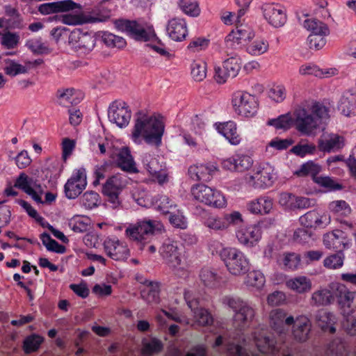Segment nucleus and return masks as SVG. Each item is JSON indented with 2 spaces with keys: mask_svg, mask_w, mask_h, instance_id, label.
Listing matches in <instances>:
<instances>
[{
  "mask_svg": "<svg viewBox=\"0 0 356 356\" xmlns=\"http://www.w3.org/2000/svg\"><path fill=\"white\" fill-rule=\"evenodd\" d=\"M164 131L165 124L161 114L145 109L135 113L131 134L135 143H140L143 139L148 145L158 147L161 144Z\"/></svg>",
  "mask_w": 356,
  "mask_h": 356,
  "instance_id": "f257e3e1",
  "label": "nucleus"
},
{
  "mask_svg": "<svg viewBox=\"0 0 356 356\" xmlns=\"http://www.w3.org/2000/svg\"><path fill=\"white\" fill-rule=\"evenodd\" d=\"M296 129L306 136L314 135L323 120L328 119L329 109L316 102H305L297 106L293 112Z\"/></svg>",
  "mask_w": 356,
  "mask_h": 356,
  "instance_id": "f03ea898",
  "label": "nucleus"
},
{
  "mask_svg": "<svg viewBox=\"0 0 356 356\" xmlns=\"http://www.w3.org/2000/svg\"><path fill=\"white\" fill-rule=\"evenodd\" d=\"M115 26L120 31L127 33L136 40L149 42L148 45L157 53L161 55L167 53L164 44L156 36L152 24L120 19L115 22Z\"/></svg>",
  "mask_w": 356,
  "mask_h": 356,
  "instance_id": "7ed1b4c3",
  "label": "nucleus"
},
{
  "mask_svg": "<svg viewBox=\"0 0 356 356\" xmlns=\"http://www.w3.org/2000/svg\"><path fill=\"white\" fill-rule=\"evenodd\" d=\"M191 195L195 200L205 205L215 208H222L226 205V200L223 195L215 188L205 184H197L191 190Z\"/></svg>",
  "mask_w": 356,
  "mask_h": 356,
  "instance_id": "20e7f679",
  "label": "nucleus"
},
{
  "mask_svg": "<svg viewBox=\"0 0 356 356\" xmlns=\"http://www.w3.org/2000/svg\"><path fill=\"white\" fill-rule=\"evenodd\" d=\"M232 104L234 113L243 118H251L256 115L259 108L257 97L247 92L234 95Z\"/></svg>",
  "mask_w": 356,
  "mask_h": 356,
  "instance_id": "39448f33",
  "label": "nucleus"
},
{
  "mask_svg": "<svg viewBox=\"0 0 356 356\" xmlns=\"http://www.w3.org/2000/svg\"><path fill=\"white\" fill-rule=\"evenodd\" d=\"M67 44L79 55L90 53L96 44L95 36L80 29H74L68 35Z\"/></svg>",
  "mask_w": 356,
  "mask_h": 356,
  "instance_id": "423d86ee",
  "label": "nucleus"
},
{
  "mask_svg": "<svg viewBox=\"0 0 356 356\" xmlns=\"http://www.w3.org/2000/svg\"><path fill=\"white\" fill-rule=\"evenodd\" d=\"M276 178L277 174L273 166L268 163H263L254 168L252 175L247 180L252 187L263 188L272 186Z\"/></svg>",
  "mask_w": 356,
  "mask_h": 356,
  "instance_id": "0eeeda50",
  "label": "nucleus"
},
{
  "mask_svg": "<svg viewBox=\"0 0 356 356\" xmlns=\"http://www.w3.org/2000/svg\"><path fill=\"white\" fill-rule=\"evenodd\" d=\"M127 183L125 176L117 174L109 177L103 185L102 193L113 207L116 208L120 205L119 196L126 188Z\"/></svg>",
  "mask_w": 356,
  "mask_h": 356,
  "instance_id": "6e6552de",
  "label": "nucleus"
},
{
  "mask_svg": "<svg viewBox=\"0 0 356 356\" xmlns=\"http://www.w3.org/2000/svg\"><path fill=\"white\" fill-rule=\"evenodd\" d=\"M222 255L225 265L232 275H241L248 271L249 261L241 251L229 248L224 250Z\"/></svg>",
  "mask_w": 356,
  "mask_h": 356,
  "instance_id": "1a4fd4ad",
  "label": "nucleus"
},
{
  "mask_svg": "<svg viewBox=\"0 0 356 356\" xmlns=\"http://www.w3.org/2000/svg\"><path fill=\"white\" fill-rule=\"evenodd\" d=\"M330 287L341 309L350 312L356 310V291H350L344 284L339 282L332 283Z\"/></svg>",
  "mask_w": 356,
  "mask_h": 356,
  "instance_id": "9d476101",
  "label": "nucleus"
},
{
  "mask_svg": "<svg viewBox=\"0 0 356 356\" xmlns=\"http://www.w3.org/2000/svg\"><path fill=\"white\" fill-rule=\"evenodd\" d=\"M108 117L110 122L120 128H124L130 122L131 111L125 102L115 101L108 107Z\"/></svg>",
  "mask_w": 356,
  "mask_h": 356,
  "instance_id": "9b49d317",
  "label": "nucleus"
},
{
  "mask_svg": "<svg viewBox=\"0 0 356 356\" xmlns=\"http://www.w3.org/2000/svg\"><path fill=\"white\" fill-rule=\"evenodd\" d=\"M332 221L329 213L318 209L309 211L300 216V222L305 228L325 229Z\"/></svg>",
  "mask_w": 356,
  "mask_h": 356,
  "instance_id": "f8f14e48",
  "label": "nucleus"
},
{
  "mask_svg": "<svg viewBox=\"0 0 356 356\" xmlns=\"http://www.w3.org/2000/svg\"><path fill=\"white\" fill-rule=\"evenodd\" d=\"M86 185L85 169H77L65 184V194L68 199H74L82 193Z\"/></svg>",
  "mask_w": 356,
  "mask_h": 356,
  "instance_id": "ddd939ff",
  "label": "nucleus"
},
{
  "mask_svg": "<svg viewBox=\"0 0 356 356\" xmlns=\"http://www.w3.org/2000/svg\"><path fill=\"white\" fill-rule=\"evenodd\" d=\"M143 162L152 181L163 185L168 181V174L163 163L150 154H145Z\"/></svg>",
  "mask_w": 356,
  "mask_h": 356,
  "instance_id": "4468645a",
  "label": "nucleus"
},
{
  "mask_svg": "<svg viewBox=\"0 0 356 356\" xmlns=\"http://www.w3.org/2000/svg\"><path fill=\"white\" fill-rule=\"evenodd\" d=\"M295 322V318L288 314L283 309H275L269 313V325L270 327L279 336H285L287 330L284 325H291Z\"/></svg>",
  "mask_w": 356,
  "mask_h": 356,
  "instance_id": "2eb2a0df",
  "label": "nucleus"
},
{
  "mask_svg": "<svg viewBox=\"0 0 356 356\" xmlns=\"http://www.w3.org/2000/svg\"><path fill=\"white\" fill-rule=\"evenodd\" d=\"M156 225L152 220H141L130 224L125 230V236L130 240L141 242L146 236L152 234Z\"/></svg>",
  "mask_w": 356,
  "mask_h": 356,
  "instance_id": "dca6fc26",
  "label": "nucleus"
},
{
  "mask_svg": "<svg viewBox=\"0 0 356 356\" xmlns=\"http://www.w3.org/2000/svg\"><path fill=\"white\" fill-rule=\"evenodd\" d=\"M345 144L346 140L343 136L329 131H323L318 140L319 150L327 153L339 151Z\"/></svg>",
  "mask_w": 356,
  "mask_h": 356,
  "instance_id": "f3484780",
  "label": "nucleus"
},
{
  "mask_svg": "<svg viewBox=\"0 0 356 356\" xmlns=\"http://www.w3.org/2000/svg\"><path fill=\"white\" fill-rule=\"evenodd\" d=\"M104 248L106 254L115 261H124L130 254L126 243L116 238H108L104 242Z\"/></svg>",
  "mask_w": 356,
  "mask_h": 356,
  "instance_id": "a211bd4d",
  "label": "nucleus"
},
{
  "mask_svg": "<svg viewBox=\"0 0 356 356\" xmlns=\"http://www.w3.org/2000/svg\"><path fill=\"white\" fill-rule=\"evenodd\" d=\"M15 186L23 190L35 202L42 203L43 187L32 179H29L25 173H21L16 179Z\"/></svg>",
  "mask_w": 356,
  "mask_h": 356,
  "instance_id": "6ab92c4d",
  "label": "nucleus"
},
{
  "mask_svg": "<svg viewBox=\"0 0 356 356\" xmlns=\"http://www.w3.org/2000/svg\"><path fill=\"white\" fill-rule=\"evenodd\" d=\"M218 170V166L215 163H196L188 168V174L193 181H209Z\"/></svg>",
  "mask_w": 356,
  "mask_h": 356,
  "instance_id": "aec40b11",
  "label": "nucleus"
},
{
  "mask_svg": "<svg viewBox=\"0 0 356 356\" xmlns=\"http://www.w3.org/2000/svg\"><path fill=\"white\" fill-rule=\"evenodd\" d=\"M291 337L297 343H305L309 337L312 328V323L306 315H298L295 318V322L292 324Z\"/></svg>",
  "mask_w": 356,
  "mask_h": 356,
  "instance_id": "412c9836",
  "label": "nucleus"
},
{
  "mask_svg": "<svg viewBox=\"0 0 356 356\" xmlns=\"http://www.w3.org/2000/svg\"><path fill=\"white\" fill-rule=\"evenodd\" d=\"M165 30L168 37L175 42L184 40L188 34L186 19L179 17L170 19L167 22Z\"/></svg>",
  "mask_w": 356,
  "mask_h": 356,
  "instance_id": "4be33fe9",
  "label": "nucleus"
},
{
  "mask_svg": "<svg viewBox=\"0 0 356 356\" xmlns=\"http://www.w3.org/2000/svg\"><path fill=\"white\" fill-rule=\"evenodd\" d=\"M323 243L329 250H335L343 252L350 245V241L347 238L344 232L337 229L327 232L323 235Z\"/></svg>",
  "mask_w": 356,
  "mask_h": 356,
  "instance_id": "5701e85b",
  "label": "nucleus"
},
{
  "mask_svg": "<svg viewBox=\"0 0 356 356\" xmlns=\"http://www.w3.org/2000/svg\"><path fill=\"white\" fill-rule=\"evenodd\" d=\"M236 237L242 245L252 247L261 239V230L257 225H245L238 229Z\"/></svg>",
  "mask_w": 356,
  "mask_h": 356,
  "instance_id": "b1692460",
  "label": "nucleus"
},
{
  "mask_svg": "<svg viewBox=\"0 0 356 356\" xmlns=\"http://www.w3.org/2000/svg\"><path fill=\"white\" fill-rule=\"evenodd\" d=\"M263 11L265 19L274 27H280L286 22V13L278 4L266 3L263 7Z\"/></svg>",
  "mask_w": 356,
  "mask_h": 356,
  "instance_id": "393cba45",
  "label": "nucleus"
},
{
  "mask_svg": "<svg viewBox=\"0 0 356 356\" xmlns=\"http://www.w3.org/2000/svg\"><path fill=\"white\" fill-rule=\"evenodd\" d=\"M254 38L252 29L248 25H241L232 31L226 38V45L234 48L245 41H250Z\"/></svg>",
  "mask_w": 356,
  "mask_h": 356,
  "instance_id": "a878e982",
  "label": "nucleus"
},
{
  "mask_svg": "<svg viewBox=\"0 0 356 356\" xmlns=\"http://www.w3.org/2000/svg\"><path fill=\"white\" fill-rule=\"evenodd\" d=\"M219 134L223 136L232 145H238L242 138L237 131L236 123L233 121L220 122L216 125Z\"/></svg>",
  "mask_w": 356,
  "mask_h": 356,
  "instance_id": "bb28decb",
  "label": "nucleus"
},
{
  "mask_svg": "<svg viewBox=\"0 0 356 356\" xmlns=\"http://www.w3.org/2000/svg\"><path fill=\"white\" fill-rule=\"evenodd\" d=\"M115 162L117 165L124 171L133 173L138 172L131 151L127 147H124L118 151Z\"/></svg>",
  "mask_w": 356,
  "mask_h": 356,
  "instance_id": "cd10ccee",
  "label": "nucleus"
},
{
  "mask_svg": "<svg viewBox=\"0 0 356 356\" xmlns=\"http://www.w3.org/2000/svg\"><path fill=\"white\" fill-rule=\"evenodd\" d=\"M286 286L296 293L305 294L312 290V282L308 277L299 275L287 280Z\"/></svg>",
  "mask_w": 356,
  "mask_h": 356,
  "instance_id": "c85d7f7f",
  "label": "nucleus"
},
{
  "mask_svg": "<svg viewBox=\"0 0 356 356\" xmlns=\"http://www.w3.org/2000/svg\"><path fill=\"white\" fill-rule=\"evenodd\" d=\"M160 252L170 268H175L181 265V254L177 244L164 243Z\"/></svg>",
  "mask_w": 356,
  "mask_h": 356,
  "instance_id": "c756f323",
  "label": "nucleus"
},
{
  "mask_svg": "<svg viewBox=\"0 0 356 356\" xmlns=\"http://www.w3.org/2000/svg\"><path fill=\"white\" fill-rule=\"evenodd\" d=\"M315 321L318 327L323 331L334 333L337 317L332 313L327 310H320L315 316Z\"/></svg>",
  "mask_w": 356,
  "mask_h": 356,
  "instance_id": "7c9ffc66",
  "label": "nucleus"
},
{
  "mask_svg": "<svg viewBox=\"0 0 356 356\" xmlns=\"http://www.w3.org/2000/svg\"><path fill=\"white\" fill-rule=\"evenodd\" d=\"M327 288H320L311 295L309 302L313 307H323L331 305L334 301V295Z\"/></svg>",
  "mask_w": 356,
  "mask_h": 356,
  "instance_id": "2f4dec72",
  "label": "nucleus"
},
{
  "mask_svg": "<svg viewBox=\"0 0 356 356\" xmlns=\"http://www.w3.org/2000/svg\"><path fill=\"white\" fill-rule=\"evenodd\" d=\"M247 207L248 211L252 214L266 215L273 209V203L270 198L261 197L250 201Z\"/></svg>",
  "mask_w": 356,
  "mask_h": 356,
  "instance_id": "473e14b6",
  "label": "nucleus"
},
{
  "mask_svg": "<svg viewBox=\"0 0 356 356\" xmlns=\"http://www.w3.org/2000/svg\"><path fill=\"white\" fill-rule=\"evenodd\" d=\"M300 74L314 75L319 78H328L337 74L336 68L321 69L318 66L312 64L302 65L298 70Z\"/></svg>",
  "mask_w": 356,
  "mask_h": 356,
  "instance_id": "72a5a7b5",
  "label": "nucleus"
},
{
  "mask_svg": "<svg viewBox=\"0 0 356 356\" xmlns=\"http://www.w3.org/2000/svg\"><path fill=\"white\" fill-rule=\"evenodd\" d=\"M4 63L3 70L7 75L10 76L26 74L30 69L29 63L22 65L15 60L6 59Z\"/></svg>",
  "mask_w": 356,
  "mask_h": 356,
  "instance_id": "f704fd0d",
  "label": "nucleus"
},
{
  "mask_svg": "<svg viewBox=\"0 0 356 356\" xmlns=\"http://www.w3.org/2000/svg\"><path fill=\"white\" fill-rule=\"evenodd\" d=\"M328 210L330 213L337 217H346L352 212L350 204L343 200L330 202L328 204Z\"/></svg>",
  "mask_w": 356,
  "mask_h": 356,
  "instance_id": "c9c22d12",
  "label": "nucleus"
},
{
  "mask_svg": "<svg viewBox=\"0 0 356 356\" xmlns=\"http://www.w3.org/2000/svg\"><path fill=\"white\" fill-rule=\"evenodd\" d=\"M254 340L258 350L263 353H270L275 350V341L261 332H254Z\"/></svg>",
  "mask_w": 356,
  "mask_h": 356,
  "instance_id": "e433bc0d",
  "label": "nucleus"
},
{
  "mask_svg": "<svg viewBox=\"0 0 356 356\" xmlns=\"http://www.w3.org/2000/svg\"><path fill=\"white\" fill-rule=\"evenodd\" d=\"M249 42L247 52L252 56H259L268 51V43L262 38H254Z\"/></svg>",
  "mask_w": 356,
  "mask_h": 356,
  "instance_id": "4c0bfd02",
  "label": "nucleus"
},
{
  "mask_svg": "<svg viewBox=\"0 0 356 356\" xmlns=\"http://www.w3.org/2000/svg\"><path fill=\"white\" fill-rule=\"evenodd\" d=\"M180 10L189 17H195L200 14V8L195 0H177Z\"/></svg>",
  "mask_w": 356,
  "mask_h": 356,
  "instance_id": "58836bf2",
  "label": "nucleus"
},
{
  "mask_svg": "<svg viewBox=\"0 0 356 356\" xmlns=\"http://www.w3.org/2000/svg\"><path fill=\"white\" fill-rule=\"evenodd\" d=\"M321 170V166L312 161H309L302 164L300 168L294 172V175L298 177H305L310 175L313 180L318 177Z\"/></svg>",
  "mask_w": 356,
  "mask_h": 356,
  "instance_id": "ea45409f",
  "label": "nucleus"
},
{
  "mask_svg": "<svg viewBox=\"0 0 356 356\" xmlns=\"http://www.w3.org/2000/svg\"><path fill=\"white\" fill-rule=\"evenodd\" d=\"M61 22L67 25H79L85 22V16L82 7H79L70 13H66L61 16Z\"/></svg>",
  "mask_w": 356,
  "mask_h": 356,
  "instance_id": "a19ab883",
  "label": "nucleus"
},
{
  "mask_svg": "<svg viewBox=\"0 0 356 356\" xmlns=\"http://www.w3.org/2000/svg\"><path fill=\"white\" fill-rule=\"evenodd\" d=\"M207 63L202 60H194L191 64V75L197 82L202 81L207 77Z\"/></svg>",
  "mask_w": 356,
  "mask_h": 356,
  "instance_id": "79ce46f5",
  "label": "nucleus"
},
{
  "mask_svg": "<svg viewBox=\"0 0 356 356\" xmlns=\"http://www.w3.org/2000/svg\"><path fill=\"white\" fill-rule=\"evenodd\" d=\"M345 256L343 252L337 251V253L328 255L323 260L325 268L330 270L341 268L343 266Z\"/></svg>",
  "mask_w": 356,
  "mask_h": 356,
  "instance_id": "37998d69",
  "label": "nucleus"
},
{
  "mask_svg": "<svg viewBox=\"0 0 356 356\" xmlns=\"http://www.w3.org/2000/svg\"><path fill=\"white\" fill-rule=\"evenodd\" d=\"M205 226L210 230L218 232L227 229L224 215H209L204 220Z\"/></svg>",
  "mask_w": 356,
  "mask_h": 356,
  "instance_id": "c03bdc74",
  "label": "nucleus"
},
{
  "mask_svg": "<svg viewBox=\"0 0 356 356\" xmlns=\"http://www.w3.org/2000/svg\"><path fill=\"white\" fill-rule=\"evenodd\" d=\"M102 40L110 48L122 49L127 46V42L124 38L109 32L102 33Z\"/></svg>",
  "mask_w": 356,
  "mask_h": 356,
  "instance_id": "a18cd8bd",
  "label": "nucleus"
},
{
  "mask_svg": "<svg viewBox=\"0 0 356 356\" xmlns=\"http://www.w3.org/2000/svg\"><path fill=\"white\" fill-rule=\"evenodd\" d=\"M254 309L245 303L239 311H238L235 316V321L238 325H243L246 323L252 321L254 317Z\"/></svg>",
  "mask_w": 356,
  "mask_h": 356,
  "instance_id": "49530a36",
  "label": "nucleus"
},
{
  "mask_svg": "<svg viewBox=\"0 0 356 356\" xmlns=\"http://www.w3.org/2000/svg\"><path fill=\"white\" fill-rule=\"evenodd\" d=\"M303 26L310 31V34L329 33L327 26L322 22L314 18L305 19Z\"/></svg>",
  "mask_w": 356,
  "mask_h": 356,
  "instance_id": "de8ad7c7",
  "label": "nucleus"
},
{
  "mask_svg": "<svg viewBox=\"0 0 356 356\" xmlns=\"http://www.w3.org/2000/svg\"><path fill=\"white\" fill-rule=\"evenodd\" d=\"M267 124L274 127L276 129H289L294 124L293 119L289 113L281 115L277 118L269 120Z\"/></svg>",
  "mask_w": 356,
  "mask_h": 356,
  "instance_id": "09e8293b",
  "label": "nucleus"
},
{
  "mask_svg": "<svg viewBox=\"0 0 356 356\" xmlns=\"http://www.w3.org/2000/svg\"><path fill=\"white\" fill-rule=\"evenodd\" d=\"M223 66L227 72L232 75V77H236L241 68V59L238 55H234L227 59L222 63Z\"/></svg>",
  "mask_w": 356,
  "mask_h": 356,
  "instance_id": "8fccbe9b",
  "label": "nucleus"
},
{
  "mask_svg": "<svg viewBox=\"0 0 356 356\" xmlns=\"http://www.w3.org/2000/svg\"><path fill=\"white\" fill-rule=\"evenodd\" d=\"M100 202V197L97 193L93 191L86 192L80 198L81 204L86 209H92L97 207Z\"/></svg>",
  "mask_w": 356,
  "mask_h": 356,
  "instance_id": "3c124183",
  "label": "nucleus"
},
{
  "mask_svg": "<svg viewBox=\"0 0 356 356\" xmlns=\"http://www.w3.org/2000/svg\"><path fill=\"white\" fill-rule=\"evenodd\" d=\"M245 283L249 287L259 289L265 284V277L259 271L253 270L248 274Z\"/></svg>",
  "mask_w": 356,
  "mask_h": 356,
  "instance_id": "603ef678",
  "label": "nucleus"
},
{
  "mask_svg": "<svg viewBox=\"0 0 356 356\" xmlns=\"http://www.w3.org/2000/svg\"><path fill=\"white\" fill-rule=\"evenodd\" d=\"M42 341V337L39 335L33 334L26 337L23 344L24 352L26 353H31L37 350Z\"/></svg>",
  "mask_w": 356,
  "mask_h": 356,
  "instance_id": "864d4df0",
  "label": "nucleus"
},
{
  "mask_svg": "<svg viewBox=\"0 0 356 356\" xmlns=\"http://www.w3.org/2000/svg\"><path fill=\"white\" fill-rule=\"evenodd\" d=\"M1 44L6 49L15 48L19 42V35L16 33L7 31L0 34Z\"/></svg>",
  "mask_w": 356,
  "mask_h": 356,
  "instance_id": "5fc2aeb1",
  "label": "nucleus"
},
{
  "mask_svg": "<svg viewBox=\"0 0 356 356\" xmlns=\"http://www.w3.org/2000/svg\"><path fill=\"white\" fill-rule=\"evenodd\" d=\"M40 238L42 244L49 251L57 253H63L65 251V248L63 245L58 244L55 240L52 239L48 234H42L40 235Z\"/></svg>",
  "mask_w": 356,
  "mask_h": 356,
  "instance_id": "6e6d98bb",
  "label": "nucleus"
},
{
  "mask_svg": "<svg viewBox=\"0 0 356 356\" xmlns=\"http://www.w3.org/2000/svg\"><path fill=\"white\" fill-rule=\"evenodd\" d=\"M69 225L76 233H83L88 232L90 229L89 220L79 216L72 218L70 220Z\"/></svg>",
  "mask_w": 356,
  "mask_h": 356,
  "instance_id": "4d7b16f0",
  "label": "nucleus"
},
{
  "mask_svg": "<svg viewBox=\"0 0 356 356\" xmlns=\"http://www.w3.org/2000/svg\"><path fill=\"white\" fill-rule=\"evenodd\" d=\"M58 97L71 104H76L81 99V94L74 88H67L58 91Z\"/></svg>",
  "mask_w": 356,
  "mask_h": 356,
  "instance_id": "13d9d810",
  "label": "nucleus"
},
{
  "mask_svg": "<svg viewBox=\"0 0 356 356\" xmlns=\"http://www.w3.org/2000/svg\"><path fill=\"white\" fill-rule=\"evenodd\" d=\"M318 186L329 191H337L342 188V186L330 177L318 176L314 181Z\"/></svg>",
  "mask_w": 356,
  "mask_h": 356,
  "instance_id": "bf43d9fd",
  "label": "nucleus"
},
{
  "mask_svg": "<svg viewBox=\"0 0 356 356\" xmlns=\"http://www.w3.org/2000/svg\"><path fill=\"white\" fill-rule=\"evenodd\" d=\"M284 266L290 270H296L300 264V257L296 253H286L282 257Z\"/></svg>",
  "mask_w": 356,
  "mask_h": 356,
  "instance_id": "052dcab7",
  "label": "nucleus"
},
{
  "mask_svg": "<svg viewBox=\"0 0 356 356\" xmlns=\"http://www.w3.org/2000/svg\"><path fill=\"white\" fill-rule=\"evenodd\" d=\"M163 349V344L161 341L152 339L149 341L143 343V353L149 355L160 352Z\"/></svg>",
  "mask_w": 356,
  "mask_h": 356,
  "instance_id": "680f3d73",
  "label": "nucleus"
},
{
  "mask_svg": "<svg viewBox=\"0 0 356 356\" xmlns=\"http://www.w3.org/2000/svg\"><path fill=\"white\" fill-rule=\"evenodd\" d=\"M316 149V145L313 143H300L293 147L291 152L298 156L303 157L307 154H314Z\"/></svg>",
  "mask_w": 356,
  "mask_h": 356,
  "instance_id": "e2e57ef3",
  "label": "nucleus"
},
{
  "mask_svg": "<svg viewBox=\"0 0 356 356\" xmlns=\"http://www.w3.org/2000/svg\"><path fill=\"white\" fill-rule=\"evenodd\" d=\"M194 318L195 322L200 325H207L213 322V318L209 312L203 308L195 310Z\"/></svg>",
  "mask_w": 356,
  "mask_h": 356,
  "instance_id": "0e129e2a",
  "label": "nucleus"
},
{
  "mask_svg": "<svg viewBox=\"0 0 356 356\" xmlns=\"http://www.w3.org/2000/svg\"><path fill=\"white\" fill-rule=\"evenodd\" d=\"M232 75L227 72L226 68L222 65L214 67L213 79L218 84H223L227 81Z\"/></svg>",
  "mask_w": 356,
  "mask_h": 356,
  "instance_id": "69168bd1",
  "label": "nucleus"
},
{
  "mask_svg": "<svg viewBox=\"0 0 356 356\" xmlns=\"http://www.w3.org/2000/svg\"><path fill=\"white\" fill-rule=\"evenodd\" d=\"M76 144V140L70 139L69 138H64L62 140V157L64 161H66L69 156L72 154Z\"/></svg>",
  "mask_w": 356,
  "mask_h": 356,
  "instance_id": "338daca9",
  "label": "nucleus"
},
{
  "mask_svg": "<svg viewBox=\"0 0 356 356\" xmlns=\"http://www.w3.org/2000/svg\"><path fill=\"white\" fill-rule=\"evenodd\" d=\"M252 160L247 155L237 154L236 155V171H244L252 166Z\"/></svg>",
  "mask_w": 356,
  "mask_h": 356,
  "instance_id": "774afa93",
  "label": "nucleus"
}]
</instances>
